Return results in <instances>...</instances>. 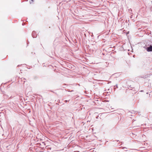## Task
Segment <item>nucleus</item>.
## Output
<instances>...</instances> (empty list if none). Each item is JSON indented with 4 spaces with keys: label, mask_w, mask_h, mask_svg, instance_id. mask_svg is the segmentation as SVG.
<instances>
[{
    "label": "nucleus",
    "mask_w": 152,
    "mask_h": 152,
    "mask_svg": "<svg viewBox=\"0 0 152 152\" xmlns=\"http://www.w3.org/2000/svg\"><path fill=\"white\" fill-rule=\"evenodd\" d=\"M146 50L148 52L152 51V46L150 45L149 47H147Z\"/></svg>",
    "instance_id": "nucleus-1"
},
{
    "label": "nucleus",
    "mask_w": 152,
    "mask_h": 152,
    "mask_svg": "<svg viewBox=\"0 0 152 152\" xmlns=\"http://www.w3.org/2000/svg\"><path fill=\"white\" fill-rule=\"evenodd\" d=\"M35 32L34 31H33L32 33V36L33 37V38H35L36 37H37L36 35H35Z\"/></svg>",
    "instance_id": "nucleus-2"
},
{
    "label": "nucleus",
    "mask_w": 152,
    "mask_h": 152,
    "mask_svg": "<svg viewBox=\"0 0 152 152\" xmlns=\"http://www.w3.org/2000/svg\"><path fill=\"white\" fill-rule=\"evenodd\" d=\"M33 0H31V1H30V4L31 3V2H33Z\"/></svg>",
    "instance_id": "nucleus-3"
},
{
    "label": "nucleus",
    "mask_w": 152,
    "mask_h": 152,
    "mask_svg": "<svg viewBox=\"0 0 152 152\" xmlns=\"http://www.w3.org/2000/svg\"><path fill=\"white\" fill-rule=\"evenodd\" d=\"M124 149L125 151H126V149H127V148H125V147H124V148H123Z\"/></svg>",
    "instance_id": "nucleus-4"
},
{
    "label": "nucleus",
    "mask_w": 152,
    "mask_h": 152,
    "mask_svg": "<svg viewBox=\"0 0 152 152\" xmlns=\"http://www.w3.org/2000/svg\"><path fill=\"white\" fill-rule=\"evenodd\" d=\"M65 102H67V100H65Z\"/></svg>",
    "instance_id": "nucleus-5"
},
{
    "label": "nucleus",
    "mask_w": 152,
    "mask_h": 152,
    "mask_svg": "<svg viewBox=\"0 0 152 152\" xmlns=\"http://www.w3.org/2000/svg\"><path fill=\"white\" fill-rule=\"evenodd\" d=\"M116 87H118V86H117V85H116Z\"/></svg>",
    "instance_id": "nucleus-6"
},
{
    "label": "nucleus",
    "mask_w": 152,
    "mask_h": 152,
    "mask_svg": "<svg viewBox=\"0 0 152 152\" xmlns=\"http://www.w3.org/2000/svg\"><path fill=\"white\" fill-rule=\"evenodd\" d=\"M24 25V24H22V25Z\"/></svg>",
    "instance_id": "nucleus-7"
},
{
    "label": "nucleus",
    "mask_w": 152,
    "mask_h": 152,
    "mask_svg": "<svg viewBox=\"0 0 152 152\" xmlns=\"http://www.w3.org/2000/svg\"><path fill=\"white\" fill-rule=\"evenodd\" d=\"M24 25V24H22V25Z\"/></svg>",
    "instance_id": "nucleus-8"
}]
</instances>
